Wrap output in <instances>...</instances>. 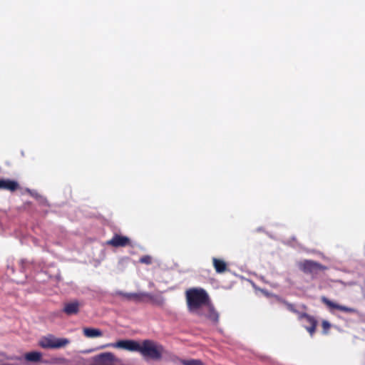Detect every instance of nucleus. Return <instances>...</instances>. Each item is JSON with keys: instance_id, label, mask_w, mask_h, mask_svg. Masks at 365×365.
Listing matches in <instances>:
<instances>
[{"instance_id": "4", "label": "nucleus", "mask_w": 365, "mask_h": 365, "mask_svg": "<svg viewBox=\"0 0 365 365\" xmlns=\"http://www.w3.org/2000/svg\"><path fill=\"white\" fill-rule=\"evenodd\" d=\"M299 269L306 274H309L314 278L325 267L319 262L306 259L299 263Z\"/></svg>"}, {"instance_id": "7", "label": "nucleus", "mask_w": 365, "mask_h": 365, "mask_svg": "<svg viewBox=\"0 0 365 365\" xmlns=\"http://www.w3.org/2000/svg\"><path fill=\"white\" fill-rule=\"evenodd\" d=\"M106 245L113 247H125L132 246L129 237L119 234H114L113 237L106 242Z\"/></svg>"}, {"instance_id": "2", "label": "nucleus", "mask_w": 365, "mask_h": 365, "mask_svg": "<svg viewBox=\"0 0 365 365\" xmlns=\"http://www.w3.org/2000/svg\"><path fill=\"white\" fill-rule=\"evenodd\" d=\"M164 347L162 344L151 339H145L139 343V352L145 359L159 361L163 357Z\"/></svg>"}, {"instance_id": "19", "label": "nucleus", "mask_w": 365, "mask_h": 365, "mask_svg": "<svg viewBox=\"0 0 365 365\" xmlns=\"http://www.w3.org/2000/svg\"><path fill=\"white\" fill-rule=\"evenodd\" d=\"M285 305L288 310L290 312L297 314L299 316V313H300L294 307V304H290L289 302H285Z\"/></svg>"}, {"instance_id": "3", "label": "nucleus", "mask_w": 365, "mask_h": 365, "mask_svg": "<svg viewBox=\"0 0 365 365\" xmlns=\"http://www.w3.org/2000/svg\"><path fill=\"white\" fill-rule=\"evenodd\" d=\"M70 344V340L66 338H57L52 334L42 337L38 344L43 349H61Z\"/></svg>"}, {"instance_id": "6", "label": "nucleus", "mask_w": 365, "mask_h": 365, "mask_svg": "<svg viewBox=\"0 0 365 365\" xmlns=\"http://www.w3.org/2000/svg\"><path fill=\"white\" fill-rule=\"evenodd\" d=\"M139 342L133 339L119 340L115 343H111L103 347L111 346L113 348L122 349L129 351H136L138 350Z\"/></svg>"}, {"instance_id": "18", "label": "nucleus", "mask_w": 365, "mask_h": 365, "mask_svg": "<svg viewBox=\"0 0 365 365\" xmlns=\"http://www.w3.org/2000/svg\"><path fill=\"white\" fill-rule=\"evenodd\" d=\"M139 262L145 264H150L152 263V257L150 255H144L140 258Z\"/></svg>"}, {"instance_id": "17", "label": "nucleus", "mask_w": 365, "mask_h": 365, "mask_svg": "<svg viewBox=\"0 0 365 365\" xmlns=\"http://www.w3.org/2000/svg\"><path fill=\"white\" fill-rule=\"evenodd\" d=\"M322 332L324 334H327L329 333V330L331 328V324L327 321L323 320L322 322Z\"/></svg>"}, {"instance_id": "15", "label": "nucleus", "mask_w": 365, "mask_h": 365, "mask_svg": "<svg viewBox=\"0 0 365 365\" xmlns=\"http://www.w3.org/2000/svg\"><path fill=\"white\" fill-rule=\"evenodd\" d=\"M42 354L39 351H30L24 354V359L27 361L38 362L41 360Z\"/></svg>"}, {"instance_id": "13", "label": "nucleus", "mask_w": 365, "mask_h": 365, "mask_svg": "<svg viewBox=\"0 0 365 365\" xmlns=\"http://www.w3.org/2000/svg\"><path fill=\"white\" fill-rule=\"evenodd\" d=\"M212 264L217 273H224L227 270V263L223 259L213 257Z\"/></svg>"}, {"instance_id": "5", "label": "nucleus", "mask_w": 365, "mask_h": 365, "mask_svg": "<svg viewBox=\"0 0 365 365\" xmlns=\"http://www.w3.org/2000/svg\"><path fill=\"white\" fill-rule=\"evenodd\" d=\"M126 297L128 299H134L136 302H145L147 300L157 306H161L164 303L163 297L150 293L128 294Z\"/></svg>"}, {"instance_id": "1", "label": "nucleus", "mask_w": 365, "mask_h": 365, "mask_svg": "<svg viewBox=\"0 0 365 365\" xmlns=\"http://www.w3.org/2000/svg\"><path fill=\"white\" fill-rule=\"evenodd\" d=\"M187 305L190 312L200 314V308L205 304L209 297L203 289L192 288L186 291Z\"/></svg>"}, {"instance_id": "16", "label": "nucleus", "mask_w": 365, "mask_h": 365, "mask_svg": "<svg viewBox=\"0 0 365 365\" xmlns=\"http://www.w3.org/2000/svg\"><path fill=\"white\" fill-rule=\"evenodd\" d=\"M178 359L180 361V362L182 365H204L201 360L199 359H190V360H185V359Z\"/></svg>"}, {"instance_id": "10", "label": "nucleus", "mask_w": 365, "mask_h": 365, "mask_svg": "<svg viewBox=\"0 0 365 365\" xmlns=\"http://www.w3.org/2000/svg\"><path fill=\"white\" fill-rule=\"evenodd\" d=\"M199 316H204L207 319L210 320L214 324H217L219 322V313L212 306H209L206 310H200Z\"/></svg>"}, {"instance_id": "12", "label": "nucleus", "mask_w": 365, "mask_h": 365, "mask_svg": "<svg viewBox=\"0 0 365 365\" xmlns=\"http://www.w3.org/2000/svg\"><path fill=\"white\" fill-rule=\"evenodd\" d=\"M19 188V184L17 181L10 179H0V190H9L14 192Z\"/></svg>"}, {"instance_id": "11", "label": "nucleus", "mask_w": 365, "mask_h": 365, "mask_svg": "<svg viewBox=\"0 0 365 365\" xmlns=\"http://www.w3.org/2000/svg\"><path fill=\"white\" fill-rule=\"evenodd\" d=\"M80 307L81 304L77 300L67 302L64 304L63 312L68 316L75 315L79 312Z\"/></svg>"}, {"instance_id": "9", "label": "nucleus", "mask_w": 365, "mask_h": 365, "mask_svg": "<svg viewBox=\"0 0 365 365\" xmlns=\"http://www.w3.org/2000/svg\"><path fill=\"white\" fill-rule=\"evenodd\" d=\"M299 319H305L306 322L309 324V325L305 326L304 328L309 333L310 336H312L316 331L318 324L317 320L313 316H311L305 312L299 313Z\"/></svg>"}, {"instance_id": "14", "label": "nucleus", "mask_w": 365, "mask_h": 365, "mask_svg": "<svg viewBox=\"0 0 365 365\" xmlns=\"http://www.w3.org/2000/svg\"><path fill=\"white\" fill-rule=\"evenodd\" d=\"M83 333L85 336L88 338L101 337L103 336V332L99 329L86 327L83 329Z\"/></svg>"}, {"instance_id": "8", "label": "nucleus", "mask_w": 365, "mask_h": 365, "mask_svg": "<svg viewBox=\"0 0 365 365\" xmlns=\"http://www.w3.org/2000/svg\"><path fill=\"white\" fill-rule=\"evenodd\" d=\"M322 302L325 304L331 311L337 309L346 313H355L356 309L351 307L340 305L329 299L327 297L323 296L321 297Z\"/></svg>"}]
</instances>
